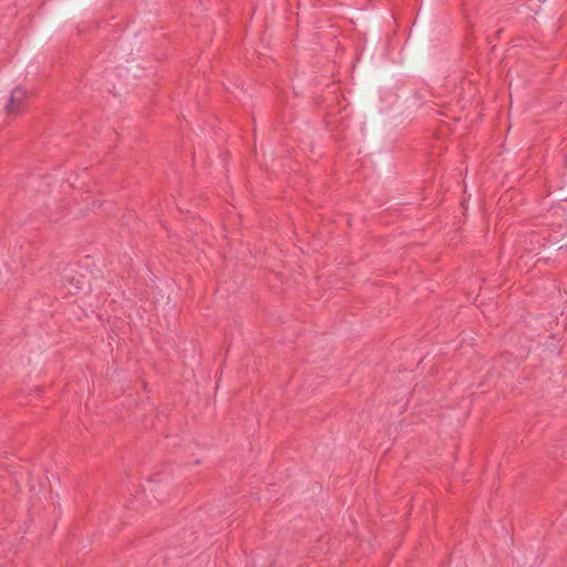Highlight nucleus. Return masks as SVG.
Listing matches in <instances>:
<instances>
[{
    "instance_id": "1",
    "label": "nucleus",
    "mask_w": 567,
    "mask_h": 567,
    "mask_svg": "<svg viewBox=\"0 0 567 567\" xmlns=\"http://www.w3.org/2000/svg\"><path fill=\"white\" fill-rule=\"evenodd\" d=\"M28 92L21 86H17L11 91L4 111L8 115H18L27 107Z\"/></svg>"
},
{
    "instance_id": "2",
    "label": "nucleus",
    "mask_w": 567,
    "mask_h": 567,
    "mask_svg": "<svg viewBox=\"0 0 567 567\" xmlns=\"http://www.w3.org/2000/svg\"><path fill=\"white\" fill-rule=\"evenodd\" d=\"M166 485L157 484L153 486V481L148 483L147 487L143 488V493H146L147 491L153 494L154 498H156L159 503L166 502Z\"/></svg>"
}]
</instances>
